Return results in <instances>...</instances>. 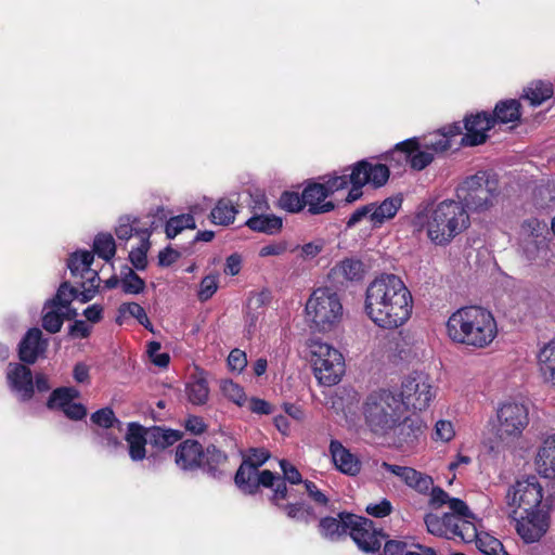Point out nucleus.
Wrapping results in <instances>:
<instances>
[{"instance_id":"1","label":"nucleus","mask_w":555,"mask_h":555,"mask_svg":"<svg viewBox=\"0 0 555 555\" xmlns=\"http://www.w3.org/2000/svg\"><path fill=\"white\" fill-rule=\"evenodd\" d=\"M364 309L378 327L395 330L411 318L413 297L398 275L384 273L367 285Z\"/></svg>"},{"instance_id":"2","label":"nucleus","mask_w":555,"mask_h":555,"mask_svg":"<svg viewBox=\"0 0 555 555\" xmlns=\"http://www.w3.org/2000/svg\"><path fill=\"white\" fill-rule=\"evenodd\" d=\"M449 337L457 344L483 349L498 335V326L492 313L478 306L463 307L453 312L448 322Z\"/></svg>"},{"instance_id":"3","label":"nucleus","mask_w":555,"mask_h":555,"mask_svg":"<svg viewBox=\"0 0 555 555\" xmlns=\"http://www.w3.org/2000/svg\"><path fill=\"white\" fill-rule=\"evenodd\" d=\"M470 225L468 211L454 199H444L426 214L424 228L427 237L438 246L449 245Z\"/></svg>"},{"instance_id":"4","label":"nucleus","mask_w":555,"mask_h":555,"mask_svg":"<svg viewBox=\"0 0 555 555\" xmlns=\"http://www.w3.org/2000/svg\"><path fill=\"white\" fill-rule=\"evenodd\" d=\"M476 517L461 499L451 501V511L441 516L429 513L424 521L427 531L436 537L470 543L477 537Z\"/></svg>"},{"instance_id":"5","label":"nucleus","mask_w":555,"mask_h":555,"mask_svg":"<svg viewBox=\"0 0 555 555\" xmlns=\"http://www.w3.org/2000/svg\"><path fill=\"white\" fill-rule=\"evenodd\" d=\"M399 398L389 389L372 391L363 403L367 426L376 434H386L399 424L402 416Z\"/></svg>"},{"instance_id":"6","label":"nucleus","mask_w":555,"mask_h":555,"mask_svg":"<svg viewBox=\"0 0 555 555\" xmlns=\"http://www.w3.org/2000/svg\"><path fill=\"white\" fill-rule=\"evenodd\" d=\"M499 195V183L487 171H478L465 178L456 189V202L475 214L490 210Z\"/></svg>"},{"instance_id":"7","label":"nucleus","mask_w":555,"mask_h":555,"mask_svg":"<svg viewBox=\"0 0 555 555\" xmlns=\"http://www.w3.org/2000/svg\"><path fill=\"white\" fill-rule=\"evenodd\" d=\"M306 318L310 327L319 332L333 330L343 318V305L336 292L320 287L312 292L306 302Z\"/></svg>"},{"instance_id":"8","label":"nucleus","mask_w":555,"mask_h":555,"mask_svg":"<svg viewBox=\"0 0 555 555\" xmlns=\"http://www.w3.org/2000/svg\"><path fill=\"white\" fill-rule=\"evenodd\" d=\"M310 361L319 383L333 386L345 373V360L339 350L320 339L308 343Z\"/></svg>"},{"instance_id":"9","label":"nucleus","mask_w":555,"mask_h":555,"mask_svg":"<svg viewBox=\"0 0 555 555\" xmlns=\"http://www.w3.org/2000/svg\"><path fill=\"white\" fill-rule=\"evenodd\" d=\"M543 485L534 475L517 479L506 491L504 502L507 514L540 511L543 502Z\"/></svg>"},{"instance_id":"10","label":"nucleus","mask_w":555,"mask_h":555,"mask_svg":"<svg viewBox=\"0 0 555 555\" xmlns=\"http://www.w3.org/2000/svg\"><path fill=\"white\" fill-rule=\"evenodd\" d=\"M435 396L436 391L428 375L414 372L402 380L399 400L402 408L423 411L429 406Z\"/></svg>"},{"instance_id":"11","label":"nucleus","mask_w":555,"mask_h":555,"mask_svg":"<svg viewBox=\"0 0 555 555\" xmlns=\"http://www.w3.org/2000/svg\"><path fill=\"white\" fill-rule=\"evenodd\" d=\"M496 435L500 440L518 438L529 424V410L527 405L516 401H506L496 410Z\"/></svg>"},{"instance_id":"12","label":"nucleus","mask_w":555,"mask_h":555,"mask_svg":"<svg viewBox=\"0 0 555 555\" xmlns=\"http://www.w3.org/2000/svg\"><path fill=\"white\" fill-rule=\"evenodd\" d=\"M389 168L384 164H372L367 160L358 162L350 173V182L352 184L346 202L352 203L362 196V186L372 184L374 188H380L389 179Z\"/></svg>"},{"instance_id":"13","label":"nucleus","mask_w":555,"mask_h":555,"mask_svg":"<svg viewBox=\"0 0 555 555\" xmlns=\"http://www.w3.org/2000/svg\"><path fill=\"white\" fill-rule=\"evenodd\" d=\"M389 158L399 164L409 163L415 170H423L434 160V154L424 149L416 138L398 143L393 151L389 153Z\"/></svg>"},{"instance_id":"14","label":"nucleus","mask_w":555,"mask_h":555,"mask_svg":"<svg viewBox=\"0 0 555 555\" xmlns=\"http://www.w3.org/2000/svg\"><path fill=\"white\" fill-rule=\"evenodd\" d=\"M508 518L515 522L517 533L527 543L540 540L548 527L546 517L541 511L521 512L518 514L511 513L508 514Z\"/></svg>"},{"instance_id":"15","label":"nucleus","mask_w":555,"mask_h":555,"mask_svg":"<svg viewBox=\"0 0 555 555\" xmlns=\"http://www.w3.org/2000/svg\"><path fill=\"white\" fill-rule=\"evenodd\" d=\"M348 520L351 525L349 534L360 550L373 553L380 548L383 535L374 529L372 520L357 515Z\"/></svg>"},{"instance_id":"16","label":"nucleus","mask_w":555,"mask_h":555,"mask_svg":"<svg viewBox=\"0 0 555 555\" xmlns=\"http://www.w3.org/2000/svg\"><path fill=\"white\" fill-rule=\"evenodd\" d=\"M495 125V119L487 112L467 116L464 120L466 133L461 138L462 146H477L488 139L487 132Z\"/></svg>"},{"instance_id":"17","label":"nucleus","mask_w":555,"mask_h":555,"mask_svg":"<svg viewBox=\"0 0 555 555\" xmlns=\"http://www.w3.org/2000/svg\"><path fill=\"white\" fill-rule=\"evenodd\" d=\"M7 380L10 389L21 401H28L34 396V377L30 369L22 363H9Z\"/></svg>"},{"instance_id":"18","label":"nucleus","mask_w":555,"mask_h":555,"mask_svg":"<svg viewBox=\"0 0 555 555\" xmlns=\"http://www.w3.org/2000/svg\"><path fill=\"white\" fill-rule=\"evenodd\" d=\"M304 198L306 206H308V212L310 215H321L332 211L335 205L331 201H325L330 194L326 186L322 183H310L304 191Z\"/></svg>"},{"instance_id":"19","label":"nucleus","mask_w":555,"mask_h":555,"mask_svg":"<svg viewBox=\"0 0 555 555\" xmlns=\"http://www.w3.org/2000/svg\"><path fill=\"white\" fill-rule=\"evenodd\" d=\"M47 349V340L42 339V332L37 328H30L18 346L20 359L28 364L37 361L39 354Z\"/></svg>"},{"instance_id":"20","label":"nucleus","mask_w":555,"mask_h":555,"mask_svg":"<svg viewBox=\"0 0 555 555\" xmlns=\"http://www.w3.org/2000/svg\"><path fill=\"white\" fill-rule=\"evenodd\" d=\"M330 453L335 467L340 473L349 476H356L360 473V460L346 449L338 440L331 441Z\"/></svg>"},{"instance_id":"21","label":"nucleus","mask_w":555,"mask_h":555,"mask_svg":"<svg viewBox=\"0 0 555 555\" xmlns=\"http://www.w3.org/2000/svg\"><path fill=\"white\" fill-rule=\"evenodd\" d=\"M204 457L202 444L196 440H185L176 450L175 462L184 470H191L201 466Z\"/></svg>"},{"instance_id":"22","label":"nucleus","mask_w":555,"mask_h":555,"mask_svg":"<svg viewBox=\"0 0 555 555\" xmlns=\"http://www.w3.org/2000/svg\"><path fill=\"white\" fill-rule=\"evenodd\" d=\"M460 134H462L461 125L452 124L426 137L422 146L429 150L434 155L443 153L451 149L452 139Z\"/></svg>"},{"instance_id":"23","label":"nucleus","mask_w":555,"mask_h":555,"mask_svg":"<svg viewBox=\"0 0 555 555\" xmlns=\"http://www.w3.org/2000/svg\"><path fill=\"white\" fill-rule=\"evenodd\" d=\"M365 269L362 261L346 258L338 262L330 273V276L338 284L345 282H359L364 278Z\"/></svg>"},{"instance_id":"24","label":"nucleus","mask_w":555,"mask_h":555,"mask_svg":"<svg viewBox=\"0 0 555 555\" xmlns=\"http://www.w3.org/2000/svg\"><path fill=\"white\" fill-rule=\"evenodd\" d=\"M126 441L131 460L142 461L146 455L145 446L149 443L147 429L138 423H129Z\"/></svg>"},{"instance_id":"25","label":"nucleus","mask_w":555,"mask_h":555,"mask_svg":"<svg viewBox=\"0 0 555 555\" xmlns=\"http://www.w3.org/2000/svg\"><path fill=\"white\" fill-rule=\"evenodd\" d=\"M535 465L539 474L544 478L555 477V435L546 438L540 447Z\"/></svg>"},{"instance_id":"26","label":"nucleus","mask_w":555,"mask_h":555,"mask_svg":"<svg viewBox=\"0 0 555 555\" xmlns=\"http://www.w3.org/2000/svg\"><path fill=\"white\" fill-rule=\"evenodd\" d=\"M353 514L340 513L339 518L324 517L320 520L319 528L321 534L331 540H336L339 537L350 531L348 518H353Z\"/></svg>"},{"instance_id":"27","label":"nucleus","mask_w":555,"mask_h":555,"mask_svg":"<svg viewBox=\"0 0 555 555\" xmlns=\"http://www.w3.org/2000/svg\"><path fill=\"white\" fill-rule=\"evenodd\" d=\"M258 481L261 483L262 487L272 490L273 493L272 496L270 498V501L275 506L282 504L283 501L286 500L288 495V489L286 487L285 479H282L281 476L272 473L269 469H264L259 473Z\"/></svg>"},{"instance_id":"28","label":"nucleus","mask_w":555,"mask_h":555,"mask_svg":"<svg viewBox=\"0 0 555 555\" xmlns=\"http://www.w3.org/2000/svg\"><path fill=\"white\" fill-rule=\"evenodd\" d=\"M205 456V469L214 478H221L228 474V455L216 446H208Z\"/></svg>"},{"instance_id":"29","label":"nucleus","mask_w":555,"mask_h":555,"mask_svg":"<svg viewBox=\"0 0 555 555\" xmlns=\"http://www.w3.org/2000/svg\"><path fill=\"white\" fill-rule=\"evenodd\" d=\"M372 204V224L374 227L382 225L385 221L392 219L402 205L400 196L388 197L380 204Z\"/></svg>"},{"instance_id":"30","label":"nucleus","mask_w":555,"mask_h":555,"mask_svg":"<svg viewBox=\"0 0 555 555\" xmlns=\"http://www.w3.org/2000/svg\"><path fill=\"white\" fill-rule=\"evenodd\" d=\"M246 225L253 231L272 235L281 231L283 220L275 215L261 212L253 215L246 221Z\"/></svg>"},{"instance_id":"31","label":"nucleus","mask_w":555,"mask_h":555,"mask_svg":"<svg viewBox=\"0 0 555 555\" xmlns=\"http://www.w3.org/2000/svg\"><path fill=\"white\" fill-rule=\"evenodd\" d=\"M538 365L544 382L555 386V339L540 349L538 353Z\"/></svg>"},{"instance_id":"32","label":"nucleus","mask_w":555,"mask_h":555,"mask_svg":"<svg viewBox=\"0 0 555 555\" xmlns=\"http://www.w3.org/2000/svg\"><path fill=\"white\" fill-rule=\"evenodd\" d=\"M258 479L259 473L255 466L249 465V462H242L234 477L235 485L248 494H254L258 491L259 486H261Z\"/></svg>"},{"instance_id":"33","label":"nucleus","mask_w":555,"mask_h":555,"mask_svg":"<svg viewBox=\"0 0 555 555\" xmlns=\"http://www.w3.org/2000/svg\"><path fill=\"white\" fill-rule=\"evenodd\" d=\"M147 429L149 443L157 449H166L182 438V433L175 429L154 426Z\"/></svg>"},{"instance_id":"34","label":"nucleus","mask_w":555,"mask_h":555,"mask_svg":"<svg viewBox=\"0 0 555 555\" xmlns=\"http://www.w3.org/2000/svg\"><path fill=\"white\" fill-rule=\"evenodd\" d=\"M137 218L129 216L119 219V224L115 229L116 236L119 240L128 241L133 234L142 237H150L154 222L151 223V229L140 227Z\"/></svg>"},{"instance_id":"35","label":"nucleus","mask_w":555,"mask_h":555,"mask_svg":"<svg viewBox=\"0 0 555 555\" xmlns=\"http://www.w3.org/2000/svg\"><path fill=\"white\" fill-rule=\"evenodd\" d=\"M399 433L401 441L408 444L413 443L418 439L421 435H423L425 429V424L421 420L420 416L413 415L411 417H405L402 423L399 422Z\"/></svg>"},{"instance_id":"36","label":"nucleus","mask_w":555,"mask_h":555,"mask_svg":"<svg viewBox=\"0 0 555 555\" xmlns=\"http://www.w3.org/2000/svg\"><path fill=\"white\" fill-rule=\"evenodd\" d=\"M64 323V309L57 307L54 302L47 301L42 310V326L51 333H59Z\"/></svg>"},{"instance_id":"37","label":"nucleus","mask_w":555,"mask_h":555,"mask_svg":"<svg viewBox=\"0 0 555 555\" xmlns=\"http://www.w3.org/2000/svg\"><path fill=\"white\" fill-rule=\"evenodd\" d=\"M236 214L237 209L233 202L227 198H221L212 208L210 218L215 224L229 225L230 223H233Z\"/></svg>"},{"instance_id":"38","label":"nucleus","mask_w":555,"mask_h":555,"mask_svg":"<svg viewBox=\"0 0 555 555\" xmlns=\"http://www.w3.org/2000/svg\"><path fill=\"white\" fill-rule=\"evenodd\" d=\"M493 118L501 124L517 121L520 118V103L517 100L499 102L494 107Z\"/></svg>"},{"instance_id":"39","label":"nucleus","mask_w":555,"mask_h":555,"mask_svg":"<svg viewBox=\"0 0 555 555\" xmlns=\"http://www.w3.org/2000/svg\"><path fill=\"white\" fill-rule=\"evenodd\" d=\"M524 98L527 99L532 106H539L553 95V85L551 82L535 81L524 90Z\"/></svg>"},{"instance_id":"40","label":"nucleus","mask_w":555,"mask_h":555,"mask_svg":"<svg viewBox=\"0 0 555 555\" xmlns=\"http://www.w3.org/2000/svg\"><path fill=\"white\" fill-rule=\"evenodd\" d=\"M474 541L477 548L486 555H508L502 542L487 532L477 531V537Z\"/></svg>"},{"instance_id":"41","label":"nucleus","mask_w":555,"mask_h":555,"mask_svg":"<svg viewBox=\"0 0 555 555\" xmlns=\"http://www.w3.org/2000/svg\"><path fill=\"white\" fill-rule=\"evenodd\" d=\"M283 511L287 517L296 519L298 521L310 522L315 519L313 508L305 503H287L280 504L276 506Z\"/></svg>"},{"instance_id":"42","label":"nucleus","mask_w":555,"mask_h":555,"mask_svg":"<svg viewBox=\"0 0 555 555\" xmlns=\"http://www.w3.org/2000/svg\"><path fill=\"white\" fill-rule=\"evenodd\" d=\"M94 253L105 261H109L116 254V244L112 234L99 233L93 242Z\"/></svg>"},{"instance_id":"43","label":"nucleus","mask_w":555,"mask_h":555,"mask_svg":"<svg viewBox=\"0 0 555 555\" xmlns=\"http://www.w3.org/2000/svg\"><path fill=\"white\" fill-rule=\"evenodd\" d=\"M186 395L189 401L194 405H203L207 402L209 388L206 379L196 378L186 385Z\"/></svg>"},{"instance_id":"44","label":"nucleus","mask_w":555,"mask_h":555,"mask_svg":"<svg viewBox=\"0 0 555 555\" xmlns=\"http://www.w3.org/2000/svg\"><path fill=\"white\" fill-rule=\"evenodd\" d=\"M79 396V391L72 387L57 388L53 390L49 400L48 406L50 409H66L67 404H70L75 398Z\"/></svg>"},{"instance_id":"45","label":"nucleus","mask_w":555,"mask_h":555,"mask_svg":"<svg viewBox=\"0 0 555 555\" xmlns=\"http://www.w3.org/2000/svg\"><path fill=\"white\" fill-rule=\"evenodd\" d=\"M93 254L90 251L74 253L68 259V269L73 276H85V272L93 262Z\"/></svg>"},{"instance_id":"46","label":"nucleus","mask_w":555,"mask_h":555,"mask_svg":"<svg viewBox=\"0 0 555 555\" xmlns=\"http://www.w3.org/2000/svg\"><path fill=\"white\" fill-rule=\"evenodd\" d=\"M194 217L190 214L170 218L166 223V235L168 238L176 237L184 229H195Z\"/></svg>"},{"instance_id":"47","label":"nucleus","mask_w":555,"mask_h":555,"mask_svg":"<svg viewBox=\"0 0 555 555\" xmlns=\"http://www.w3.org/2000/svg\"><path fill=\"white\" fill-rule=\"evenodd\" d=\"M278 206L287 212H298L306 206L304 194L299 195L297 192L285 191L281 194Z\"/></svg>"},{"instance_id":"48","label":"nucleus","mask_w":555,"mask_h":555,"mask_svg":"<svg viewBox=\"0 0 555 555\" xmlns=\"http://www.w3.org/2000/svg\"><path fill=\"white\" fill-rule=\"evenodd\" d=\"M77 296L78 291L72 287L68 282H64L60 285L55 296L48 301L54 302L57 307L65 310Z\"/></svg>"},{"instance_id":"49","label":"nucleus","mask_w":555,"mask_h":555,"mask_svg":"<svg viewBox=\"0 0 555 555\" xmlns=\"http://www.w3.org/2000/svg\"><path fill=\"white\" fill-rule=\"evenodd\" d=\"M120 286L125 294L137 295L144 291L145 282L131 269L120 280Z\"/></svg>"},{"instance_id":"50","label":"nucleus","mask_w":555,"mask_h":555,"mask_svg":"<svg viewBox=\"0 0 555 555\" xmlns=\"http://www.w3.org/2000/svg\"><path fill=\"white\" fill-rule=\"evenodd\" d=\"M406 481V486L414 489L420 493H428L431 486L434 485V480L430 476L425 475L413 468L412 474Z\"/></svg>"},{"instance_id":"51","label":"nucleus","mask_w":555,"mask_h":555,"mask_svg":"<svg viewBox=\"0 0 555 555\" xmlns=\"http://www.w3.org/2000/svg\"><path fill=\"white\" fill-rule=\"evenodd\" d=\"M221 391L229 400L233 401L237 405H243L246 401V395L243 388L231 379L221 382Z\"/></svg>"},{"instance_id":"52","label":"nucleus","mask_w":555,"mask_h":555,"mask_svg":"<svg viewBox=\"0 0 555 555\" xmlns=\"http://www.w3.org/2000/svg\"><path fill=\"white\" fill-rule=\"evenodd\" d=\"M150 248L149 237H142L138 248L132 249L129 254V260L138 270H144L147 264L146 254Z\"/></svg>"},{"instance_id":"53","label":"nucleus","mask_w":555,"mask_h":555,"mask_svg":"<svg viewBox=\"0 0 555 555\" xmlns=\"http://www.w3.org/2000/svg\"><path fill=\"white\" fill-rule=\"evenodd\" d=\"M127 315L134 318L138 322H142V319L146 315L145 310L137 302H124L118 308V317L116 322L122 323V319Z\"/></svg>"},{"instance_id":"54","label":"nucleus","mask_w":555,"mask_h":555,"mask_svg":"<svg viewBox=\"0 0 555 555\" xmlns=\"http://www.w3.org/2000/svg\"><path fill=\"white\" fill-rule=\"evenodd\" d=\"M91 422L103 429H109L115 423H118V420L112 409L104 408L91 415Z\"/></svg>"},{"instance_id":"55","label":"nucleus","mask_w":555,"mask_h":555,"mask_svg":"<svg viewBox=\"0 0 555 555\" xmlns=\"http://www.w3.org/2000/svg\"><path fill=\"white\" fill-rule=\"evenodd\" d=\"M159 350L160 344L158 341H151L147 345V353L151 361L159 367H166L169 364L170 357L167 352H159Z\"/></svg>"},{"instance_id":"56","label":"nucleus","mask_w":555,"mask_h":555,"mask_svg":"<svg viewBox=\"0 0 555 555\" xmlns=\"http://www.w3.org/2000/svg\"><path fill=\"white\" fill-rule=\"evenodd\" d=\"M280 467L283 473L282 479H285L286 482H289L291 485H299L305 482L299 470L291 462L281 460Z\"/></svg>"},{"instance_id":"57","label":"nucleus","mask_w":555,"mask_h":555,"mask_svg":"<svg viewBox=\"0 0 555 555\" xmlns=\"http://www.w3.org/2000/svg\"><path fill=\"white\" fill-rule=\"evenodd\" d=\"M365 512L373 517L383 518L391 514L392 505L387 499H383L376 503H370L365 507Z\"/></svg>"},{"instance_id":"58","label":"nucleus","mask_w":555,"mask_h":555,"mask_svg":"<svg viewBox=\"0 0 555 555\" xmlns=\"http://www.w3.org/2000/svg\"><path fill=\"white\" fill-rule=\"evenodd\" d=\"M218 289V280L214 275L205 276L199 286L198 298L201 301H206L212 297Z\"/></svg>"},{"instance_id":"59","label":"nucleus","mask_w":555,"mask_h":555,"mask_svg":"<svg viewBox=\"0 0 555 555\" xmlns=\"http://www.w3.org/2000/svg\"><path fill=\"white\" fill-rule=\"evenodd\" d=\"M430 499H429V505L434 508H439L443 506L444 504H448L449 509L451 511V501L454 498H451L442 488L440 487H434V485L430 488Z\"/></svg>"},{"instance_id":"60","label":"nucleus","mask_w":555,"mask_h":555,"mask_svg":"<svg viewBox=\"0 0 555 555\" xmlns=\"http://www.w3.org/2000/svg\"><path fill=\"white\" fill-rule=\"evenodd\" d=\"M96 440L101 447L109 451H115L119 448L122 449L124 447L122 442L118 439V437L107 431V429L96 431Z\"/></svg>"},{"instance_id":"61","label":"nucleus","mask_w":555,"mask_h":555,"mask_svg":"<svg viewBox=\"0 0 555 555\" xmlns=\"http://www.w3.org/2000/svg\"><path fill=\"white\" fill-rule=\"evenodd\" d=\"M455 435L453 425L449 421L440 420L435 425V440L449 442Z\"/></svg>"},{"instance_id":"62","label":"nucleus","mask_w":555,"mask_h":555,"mask_svg":"<svg viewBox=\"0 0 555 555\" xmlns=\"http://www.w3.org/2000/svg\"><path fill=\"white\" fill-rule=\"evenodd\" d=\"M270 457L268 450L263 448H254L249 450V455L243 462H249L250 466H255L258 469L259 466L264 464Z\"/></svg>"},{"instance_id":"63","label":"nucleus","mask_w":555,"mask_h":555,"mask_svg":"<svg viewBox=\"0 0 555 555\" xmlns=\"http://www.w3.org/2000/svg\"><path fill=\"white\" fill-rule=\"evenodd\" d=\"M228 364L232 371L242 372L247 365V358L244 351L234 349L228 357Z\"/></svg>"},{"instance_id":"64","label":"nucleus","mask_w":555,"mask_h":555,"mask_svg":"<svg viewBox=\"0 0 555 555\" xmlns=\"http://www.w3.org/2000/svg\"><path fill=\"white\" fill-rule=\"evenodd\" d=\"M350 182V175H341L334 176L330 178L325 183L326 190L330 195L334 194L336 191L345 189Z\"/></svg>"}]
</instances>
